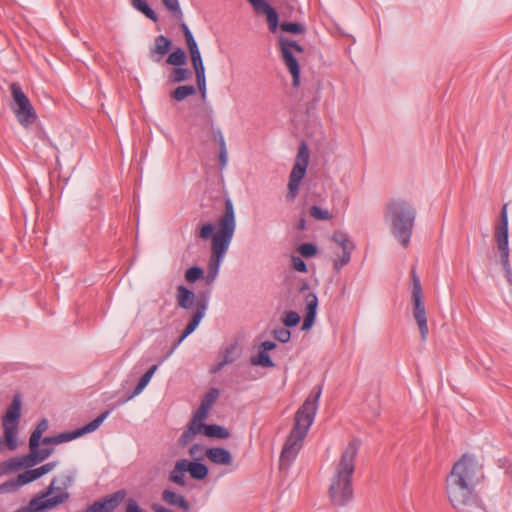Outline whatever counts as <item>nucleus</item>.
I'll return each mask as SVG.
<instances>
[{
	"instance_id": "f257e3e1",
	"label": "nucleus",
	"mask_w": 512,
	"mask_h": 512,
	"mask_svg": "<svg viewBox=\"0 0 512 512\" xmlns=\"http://www.w3.org/2000/svg\"><path fill=\"white\" fill-rule=\"evenodd\" d=\"M235 229L236 216L230 199L226 200L224 214L219 217L216 226L212 223H205L200 226L199 238L202 240L211 239V255L207 275L208 283L216 279L221 263L233 239Z\"/></svg>"
},
{
	"instance_id": "f03ea898",
	"label": "nucleus",
	"mask_w": 512,
	"mask_h": 512,
	"mask_svg": "<svg viewBox=\"0 0 512 512\" xmlns=\"http://www.w3.org/2000/svg\"><path fill=\"white\" fill-rule=\"evenodd\" d=\"M483 479L482 467L470 455H463L453 466L446 478V494L455 509L469 505L476 485Z\"/></svg>"
},
{
	"instance_id": "7ed1b4c3",
	"label": "nucleus",
	"mask_w": 512,
	"mask_h": 512,
	"mask_svg": "<svg viewBox=\"0 0 512 512\" xmlns=\"http://www.w3.org/2000/svg\"><path fill=\"white\" fill-rule=\"evenodd\" d=\"M321 393V387H314L302 406L297 410L293 429L280 455V468L288 467L301 450L303 441L314 421Z\"/></svg>"
},
{
	"instance_id": "20e7f679",
	"label": "nucleus",
	"mask_w": 512,
	"mask_h": 512,
	"mask_svg": "<svg viewBox=\"0 0 512 512\" xmlns=\"http://www.w3.org/2000/svg\"><path fill=\"white\" fill-rule=\"evenodd\" d=\"M360 443L353 440L341 452L330 479L329 498L336 506L346 505L353 497L352 477Z\"/></svg>"
},
{
	"instance_id": "39448f33",
	"label": "nucleus",
	"mask_w": 512,
	"mask_h": 512,
	"mask_svg": "<svg viewBox=\"0 0 512 512\" xmlns=\"http://www.w3.org/2000/svg\"><path fill=\"white\" fill-rule=\"evenodd\" d=\"M416 215L417 212L413 204L403 198L391 199L385 205V223L403 247L409 245Z\"/></svg>"
},
{
	"instance_id": "423d86ee",
	"label": "nucleus",
	"mask_w": 512,
	"mask_h": 512,
	"mask_svg": "<svg viewBox=\"0 0 512 512\" xmlns=\"http://www.w3.org/2000/svg\"><path fill=\"white\" fill-rule=\"evenodd\" d=\"M278 46L282 61L292 76L294 87L300 85V56L304 53V48L287 36L278 37Z\"/></svg>"
},
{
	"instance_id": "0eeeda50",
	"label": "nucleus",
	"mask_w": 512,
	"mask_h": 512,
	"mask_svg": "<svg viewBox=\"0 0 512 512\" xmlns=\"http://www.w3.org/2000/svg\"><path fill=\"white\" fill-rule=\"evenodd\" d=\"M10 91L12 96L11 109L23 127L27 128L34 124L38 118L37 113L27 97L23 92L19 83H12L10 85Z\"/></svg>"
},
{
	"instance_id": "6e6552de",
	"label": "nucleus",
	"mask_w": 512,
	"mask_h": 512,
	"mask_svg": "<svg viewBox=\"0 0 512 512\" xmlns=\"http://www.w3.org/2000/svg\"><path fill=\"white\" fill-rule=\"evenodd\" d=\"M412 278V293H411V301H412V314L413 318L417 323V326L420 331V336L422 341H426L429 333L428 323H427V315L426 309L423 302L422 295V286L420 283L419 277L416 275L415 271L411 272Z\"/></svg>"
},
{
	"instance_id": "1a4fd4ad",
	"label": "nucleus",
	"mask_w": 512,
	"mask_h": 512,
	"mask_svg": "<svg viewBox=\"0 0 512 512\" xmlns=\"http://www.w3.org/2000/svg\"><path fill=\"white\" fill-rule=\"evenodd\" d=\"M310 153L307 146L302 143L294 160L293 168L289 175L287 198L294 200L299 193L300 185L306 175Z\"/></svg>"
},
{
	"instance_id": "9d476101",
	"label": "nucleus",
	"mask_w": 512,
	"mask_h": 512,
	"mask_svg": "<svg viewBox=\"0 0 512 512\" xmlns=\"http://www.w3.org/2000/svg\"><path fill=\"white\" fill-rule=\"evenodd\" d=\"M257 13H263L269 26V30L275 33L279 27L277 12L265 0H247ZM283 32L291 34H303L306 30L305 26L301 23H288L284 22L280 25Z\"/></svg>"
},
{
	"instance_id": "9b49d317",
	"label": "nucleus",
	"mask_w": 512,
	"mask_h": 512,
	"mask_svg": "<svg viewBox=\"0 0 512 512\" xmlns=\"http://www.w3.org/2000/svg\"><path fill=\"white\" fill-rule=\"evenodd\" d=\"M20 416L21 399L19 395H15L2 419L5 442L10 450L17 447V428Z\"/></svg>"
},
{
	"instance_id": "f8f14e48",
	"label": "nucleus",
	"mask_w": 512,
	"mask_h": 512,
	"mask_svg": "<svg viewBox=\"0 0 512 512\" xmlns=\"http://www.w3.org/2000/svg\"><path fill=\"white\" fill-rule=\"evenodd\" d=\"M109 411H105L101 413L98 417H96L93 421L88 423L87 425L76 429L72 432H64L60 433L54 437H46L42 440L43 446H48L50 444H60L64 442H68L74 440L84 434L94 432L99 428V426L103 423V421L108 417Z\"/></svg>"
},
{
	"instance_id": "ddd939ff",
	"label": "nucleus",
	"mask_w": 512,
	"mask_h": 512,
	"mask_svg": "<svg viewBox=\"0 0 512 512\" xmlns=\"http://www.w3.org/2000/svg\"><path fill=\"white\" fill-rule=\"evenodd\" d=\"M332 241L342 250L341 254L333 260L334 269L339 271L350 262L355 245L347 233L343 231H335L332 235Z\"/></svg>"
},
{
	"instance_id": "4468645a",
	"label": "nucleus",
	"mask_w": 512,
	"mask_h": 512,
	"mask_svg": "<svg viewBox=\"0 0 512 512\" xmlns=\"http://www.w3.org/2000/svg\"><path fill=\"white\" fill-rule=\"evenodd\" d=\"M495 240L500 253V263L509 283H512V270L509 261L510 249L508 242V231H495Z\"/></svg>"
},
{
	"instance_id": "2eb2a0df",
	"label": "nucleus",
	"mask_w": 512,
	"mask_h": 512,
	"mask_svg": "<svg viewBox=\"0 0 512 512\" xmlns=\"http://www.w3.org/2000/svg\"><path fill=\"white\" fill-rule=\"evenodd\" d=\"M206 310H207V302L205 300H197L196 301V310L194 312V315L192 316L190 322L187 324L186 328L184 329L178 342L174 345V348H176L187 336H189L192 332L195 331V329L198 327L201 320L204 318Z\"/></svg>"
},
{
	"instance_id": "dca6fc26",
	"label": "nucleus",
	"mask_w": 512,
	"mask_h": 512,
	"mask_svg": "<svg viewBox=\"0 0 512 512\" xmlns=\"http://www.w3.org/2000/svg\"><path fill=\"white\" fill-rule=\"evenodd\" d=\"M318 308V298L315 293L309 292L305 296V318L302 329L308 331L312 328Z\"/></svg>"
},
{
	"instance_id": "f3484780",
	"label": "nucleus",
	"mask_w": 512,
	"mask_h": 512,
	"mask_svg": "<svg viewBox=\"0 0 512 512\" xmlns=\"http://www.w3.org/2000/svg\"><path fill=\"white\" fill-rule=\"evenodd\" d=\"M206 457L216 465L230 466L233 463V456L230 451L222 447L209 448L206 451Z\"/></svg>"
},
{
	"instance_id": "a211bd4d",
	"label": "nucleus",
	"mask_w": 512,
	"mask_h": 512,
	"mask_svg": "<svg viewBox=\"0 0 512 512\" xmlns=\"http://www.w3.org/2000/svg\"><path fill=\"white\" fill-rule=\"evenodd\" d=\"M53 452V449L50 447L39 448L35 446L30 448V454L23 456V460L27 463V467H33L36 464L47 459Z\"/></svg>"
},
{
	"instance_id": "6ab92c4d",
	"label": "nucleus",
	"mask_w": 512,
	"mask_h": 512,
	"mask_svg": "<svg viewBox=\"0 0 512 512\" xmlns=\"http://www.w3.org/2000/svg\"><path fill=\"white\" fill-rule=\"evenodd\" d=\"M162 500L168 505L181 508L184 512H187L190 509V505L186 499L181 494L170 489H165L162 492Z\"/></svg>"
},
{
	"instance_id": "aec40b11",
	"label": "nucleus",
	"mask_w": 512,
	"mask_h": 512,
	"mask_svg": "<svg viewBox=\"0 0 512 512\" xmlns=\"http://www.w3.org/2000/svg\"><path fill=\"white\" fill-rule=\"evenodd\" d=\"M56 467V462H49L46 463L38 468L27 470L23 473H21V479H23L24 482H32L34 480L39 479L43 475L51 472Z\"/></svg>"
},
{
	"instance_id": "412c9836",
	"label": "nucleus",
	"mask_w": 512,
	"mask_h": 512,
	"mask_svg": "<svg viewBox=\"0 0 512 512\" xmlns=\"http://www.w3.org/2000/svg\"><path fill=\"white\" fill-rule=\"evenodd\" d=\"M171 47V41L163 36L159 35L155 39V45L154 48L151 49V58L155 62H159L162 56H164Z\"/></svg>"
},
{
	"instance_id": "4be33fe9",
	"label": "nucleus",
	"mask_w": 512,
	"mask_h": 512,
	"mask_svg": "<svg viewBox=\"0 0 512 512\" xmlns=\"http://www.w3.org/2000/svg\"><path fill=\"white\" fill-rule=\"evenodd\" d=\"M195 294L187 287L179 285L176 290V301L180 308L190 309L195 301Z\"/></svg>"
},
{
	"instance_id": "5701e85b",
	"label": "nucleus",
	"mask_w": 512,
	"mask_h": 512,
	"mask_svg": "<svg viewBox=\"0 0 512 512\" xmlns=\"http://www.w3.org/2000/svg\"><path fill=\"white\" fill-rule=\"evenodd\" d=\"M188 472L187 466H186V459L178 460L173 469L171 470L169 474V481L180 485L185 486L186 480H185V474Z\"/></svg>"
},
{
	"instance_id": "b1692460",
	"label": "nucleus",
	"mask_w": 512,
	"mask_h": 512,
	"mask_svg": "<svg viewBox=\"0 0 512 512\" xmlns=\"http://www.w3.org/2000/svg\"><path fill=\"white\" fill-rule=\"evenodd\" d=\"M21 468H28L27 463L23 460V456L0 462V477L11 474Z\"/></svg>"
},
{
	"instance_id": "393cba45",
	"label": "nucleus",
	"mask_w": 512,
	"mask_h": 512,
	"mask_svg": "<svg viewBox=\"0 0 512 512\" xmlns=\"http://www.w3.org/2000/svg\"><path fill=\"white\" fill-rule=\"evenodd\" d=\"M186 466L190 476L197 480H202L208 475V468L197 461L186 460Z\"/></svg>"
},
{
	"instance_id": "a878e982",
	"label": "nucleus",
	"mask_w": 512,
	"mask_h": 512,
	"mask_svg": "<svg viewBox=\"0 0 512 512\" xmlns=\"http://www.w3.org/2000/svg\"><path fill=\"white\" fill-rule=\"evenodd\" d=\"M201 434L218 439H226L229 437V432L222 426L219 425H204L201 428Z\"/></svg>"
},
{
	"instance_id": "bb28decb",
	"label": "nucleus",
	"mask_w": 512,
	"mask_h": 512,
	"mask_svg": "<svg viewBox=\"0 0 512 512\" xmlns=\"http://www.w3.org/2000/svg\"><path fill=\"white\" fill-rule=\"evenodd\" d=\"M157 368V365H153L149 368V370L141 377L134 391L127 398V400H131L133 397L139 395L145 389V387L149 384L151 378L153 377L154 373L156 372Z\"/></svg>"
},
{
	"instance_id": "cd10ccee",
	"label": "nucleus",
	"mask_w": 512,
	"mask_h": 512,
	"mask_svg": "<svg viewBox=\"0 0 512 512\" xmlns=\"http://www.w3.org/2000/svg\"><path fill=\"white\" fill-rule=\"evenodd\" d=\"M191 58V63L195 72L204 71V65L201 57L200 50L197 43L187 46Z\"/></svg>"
},
{
	"instance_id": "c85d7f7f",
	"label": "nucleus",
	"mask_w": 512,
	"mask_h": 512,
	"mask_svg": "<svg viewBox=\"0 0 512 512\" xmlns=\"http://www.w3.org/2000/svg\"><path fill=\"white\" fill-rule=\"evenodd\" d=\"M198 434H201V428L190 422L187 429L179 438V444L181 446L188 445L195 439L196 435Z\"/></svg>"
},
{
	"instance_id": "c756f323",
	"label": "nucleus",
	"mask_w": 512,
	"mask_h": 512,
	"mask_svg": "<svg viewBox=\"0 0 512 512\" xmlns=\"http://www.w3.org/2000/svg\"><path fill=\"white\" fill-rule=\"evenodd\" d=\"M48 429V421L46 419H42L35 430L32 432L29 440V447L33 448L35 446H38L39 441L43 435L44 432H46Z\"/></svg>"
},
{
	"instance_id": "7c9ffc66",
	"label": "nucleus",
	"mask_w": 512,
	"mask_h": 512,
	"mask_svg": "<svg viewBox=\"0 0 512 512\" xmlns=\"http://www.w3.org/2000/svg\"><path fill=\"white\" fill-rule=\"evenodd\" d=\"M196 93V89L194 86L192 85H183V86H179L177 87L172 93H171V97L180 102V101H183L184 99H186L187 97L189 96H192Z\"/></svg>"
},
{
	"instance_id": "2f4dec72",
	"label": "nucleus",
	"mask_w": 512,
	"mask_h": 512,
	"mask_svg": "<svg viewBox=\"0 0 512 512\" xmlns=\"http://www.w3.org/2000/svg\"><path fill=\"white\" fill-rule=\"evenodd\" d=\"M132 5L152 21L156 22L158 20L156 13L149 7L145 0H133Z\"/></svg>"
},
{
	"instance_id": "473e14b6",
	"label": "nucleus",
	"mask_w": 512,
	"mask_h": 512,
	"mask_svg": "<svg viewBox=\"0 0 512 512\" xmlns=\"http://www.w3.org/2000/svg\"><path fill=\"white\" fill-rule=\"evenodd\" d=\"M250 363L254 366L273 367L274 363L269 354L260 350L257 355L251 357Z\"/></svg>"
},
{
	"instance_id": "72a5a7b5",
	"label": "nucleus",
	"mask_w": 512,
	"mask_h": 512,
	"mask_svg": "<svg viewBox=\"0 0 512 512\" xmlns=\"http://www.w3.org/2000/svg\"><path fill=\"white\" fill-rule=\"evenodd\" d=\"M29 482H24L23 479H21V474H19L15 479H11L3 484L0 485V492L6 493L15 491L21 486L28 484Z\"/></svg>"
},
{
	"instance_id": "f704fd0d",
	"label": "nucleus",
	"mask_w": 512,
	"mask_h": 512,
	"mask_svg": "<svg viewBox=\"0 0 512 512\" xmlns=\"http://www.w3.org/2000/svg\"><path fill=\"white\" fill-rule=\"evenodd\" d=\"M209 410L210 409H208L205 406L200 404L199 408L194 413L190 422L195 424L196 426L202 428V426L205 425L204 421L208 416Z\"/></svg>"
},
{
	"instance_id": "c9c22d12",
	"label": "nucleus",
	"mask_w": 512,
	"mask_h": 512,
	"mask_svg": "<svg viewBox=\"0 0 512 512\" xmlns=\"http://www.w3.org/2000/svg\"><path fill=\"white\" fill-rule=\"evenodd\" d=\"M164 7L177 19L183 17L179 0H162Z\"/></svg>"
},
{
	"instance_id": "e433bc0d",
	"label": "nucleus",
	"mask_w": 512,
	"mask_h": 512,
	"mask_svg": "<svg viewBox=\"0 0 512 512\" xmlns=\"http://www.w3.org/2000/svg\"><path fill=\"white\" fill-rule=\"evenodd\" d=\"M186 62V55L185 52L178 48L175 51H173L167 58V63L174 66H181L185 64Z\"/></svg>"
},
{
	"instance_id": "4c0bfd02",
	"label": "nucleus",
	"mask_w": 512,
	"mask_h": 512,
	"mask_svg": "<svg viewBox=\"0 0 512 512\" xmlns=\"http://www.w3.org/2000/svg\"><path fill=\"white\" fill-rule=\"evenodd\" d=\"M310 215L316 220H330L332 218V214L329 210L316 205L310 208Z\"/></svg>"
},
{
	"instance_id": "58836bf2",
	"label": "nucleus",
	"mask_w": 512,
	"mask_h": 512,
	"mask_svg": "<svg viewBox=\"0 0 512 512\" xmlns=\"http://www.w3.org/2000/svg\"><path fill=\"white\" fill-rule=\"evenodd\" d=\"M209 448H206L205 446L203 445H199V444H194L190 447L189 449V455L191 456V458H193L195 461H199V460H202L204 458V456H206V451L208 450Z\"/></svg>"
},
{
	"instance_id": "ea45409f",
	"label": "nucleus",
	"mask_w": 512,
	"mask_h": 512,
	"mask_svg": "<svg viewBox=\"0 0 512 512\" xmlns=\"http://www.w3.org/2000/svg\"><path fill=\"white\" fill-rule=\"evenodd\" d=\"M203 277V270L199 267H191L185 272V279L189 283H194L195 281L201 279Z\"/></svg>"
},
{
	"instance_id": "a19ab883",
	"label": "nucleus",
	"mask_w": 512,
	"mask_h": 512,
	"mask_svg": "<svg viewBox=\"0 0 512 512\" xmlns=\"http://www.w3.org/2000/svg\"><path fill=\"white\" fill-rule=\"evenodd\" d=\"M282 321L286 327H294L299 324L300 316L294 311H289L285 314Z\"/></svg>"
},
{
	"instance_id": "79ce46f5",
	"label": "nucleus",
	"mask_w": 512,
	"mask_h": 512,
	"mask_svg": "<svg viewBox=\"0 0 512 512\" xmlns=\"http://www.w3.org/2000/svg\"><path fill=\"white\" fill-rule=\"evenodd\" d=\"M219 396V392L216 389L210 390L202 399L201 405L205 406L206 408L210 409L213 404L216 402L217 398Z\"/></svg>"
},
{
	"instance_id": "37998d69",
	"label": "nucleus",
	"mask_w": 512,
	"mask_h": 512,
	"mask_svg": "<svg viewBox=\"0 0 512 512\" xmlns=\"http://www.w3.org/2000/svg\"><path fill=\"white\" fill-rule=\"evenodd\" d=\"M219 145H220L219 162H220L221 167L223 168L227 164L228 153H227L224 137L221 134L219 137Z\"/></svg>"
},
{
	"instance_id": "c03bdc74",
	"label": "nucleus",
	"mask_w": 512,
	"mask_h": 512,
	"mask_svg": "<svg viewBox=\"0 0 512 512\" xmlns=\"http://www.w3.org/2000/svg\"><path fill=\"white\" fill-rule=\"evenodd\" d=\"M191 73L188 69L185 68H176L172 73V80L174 82H182L187 80L190 77Z\"/></svg>"
},
{
	"instance_id": "a18cd8bd",
	"label": "nucleus",
	"mask_w": 512,
	"mask_h": 512,
	"mask_svg": "<svg viewBox=\"0 0 512 512\" xmlns=\"http://www.w3.org/2000/svg\"><path fill=\"white\" fill-rule=\"evenodd\" d=\"M299 253L304 257H312L317 253V248L311 243H304L298 248Z\"/></svg>"
},
{
	"instance_id": "49530a36",
	"label": "nucleus",
	"mask_w": 512,
	"mask_h": 512,
	"mask_svg": "<svg viewBox=\"0 0 512 512\" xmlns=\"http://www.w3.org/2000/svg\"><path fill=\"white\" fill-rule=\"evenodd\" d=\"M197 85L199 88V91L202 94V97H205L206 95V78H205V70L200 72H195Z\"/></svg>"
},
{
	"instance_id": "de8ad7c7",
	"label": "nucleus",
	"mask_w": 512,
	"mask_h": 512,
	"mask_svg": "<svg viewBox=\"0 0 512 512\" xmlns=\"http://www.w3.org/2000/svg\"><path fill=\"white\" fill-rule=\"evenodd\" d=\"M496 230L499 231H508V215H507V204L502 207L500 224L497 226Z\"/></svg>"
},
{
	"instance_id": "09e8293b",
	"label": "nucleus",
	"mask_w": 512,
	"mask_h": 512,
	"mask_svg": "<svg viewBox=\"0 0 512 512\" xmlns=\"http://www.w3.org/2000/svg\"><path fill=\"white\" fill-rule=\"evenodd\" d=\"M274 337L281 343H286L290 340L291 333L288 329L280 328L274 331Z\"/></svg>"
},
{
	"instance_id": "8fccbe9b",
	"label": "nucleus",
	"mask_w": 512,
	"mask_h": 512,
	"mask_svg": "<svg viewBox=\"0 0 512 512\" xmlns=\"http://www.w3.org/2000/svg\"><path fill=\"white\" fill-rule=\"evenodd\" d=\"M292 265H293V268L298 272L305 273L307 271V266H306L305 262L300 257H293Z\"/></svg>"
},
{
	"instance_id": "3c124183",
	"label": "nucleus",
	"mask_w": 512,
	"mask_h": 512,
	"mask_svg": "<svg viewBox=\"0 0 512 512\" xmlns=\"http://www.w3.org/2000/svg\"><path fill=\"white\" fill-rule=\"evenodd\" d=\"M125 512H146L145 510H143L139 505L138 503L133 500V499H129L128 502H127V505H126V510Z\"/></svg>"
},
{
	"instance_id": "603ef678",
	"label": "nucleus",
	"mask_w": 512,
	"mask_h": 512,
	"mask_svg": "<svg viewBox=\"0 0 512 512\" xmlns=\"http://www.w3.org/2000/svg\"><path fill=\"white\" fill-rule=\"evenodd\" d=\"M182 29H183V32H184V36H185V40H186L187 46L195 44L196 41H195L191 31L189 30L188 26L186 24H182Z\"/></svg>"
},
{
	"instance_id": "864d4df0",
	"label": "nucleus",
	"mask_w": 512,
	"mask_h": 512,
	"mask_svg": "<svg viewBox=\"0 0 512 512\" xmlns=\"http://www.w3.org/2000/svg\"><path fill=\"white\" fill-rule=\"evenodd\" d=\"M275 347H276V344L274 342L264 341L260 345V350L267 352V351L273 350Z\"/></svg>"
},
{
	"instance_id": "5fc2aeb1",
	"label": "nucleus",
	"mask_w": 512,
	"mask_h": 512,
	"mask_svg": "<svg viewBox=\"0 0 512 512\" xmlns=\"http://www.w3.org/2000/svg\"><path fill=\"white\" fill-rule=\"evenodd\" d=\"M152 510L154 512H173L172 510L162 506L161 504H157V503L152 505Z\"/></svg>"
},
{
	"instance_id": "6e6d98bb",
	"label": "nucleus",
	"mask_w": 512,
	"mask_h": 512,
	"mask_svg": "<svg viewBox=\"0 0 512 512\" xmlns=\"http://www.w3.org/2000/svg\"><path fill=\"white\" fill-rule=\"evenodd\" d=\"M234 350H235V347H231L230 350H227L225 358H224L225 363H230L234 360V357L232 355Z\"/></svg>"
}]
</instances>
